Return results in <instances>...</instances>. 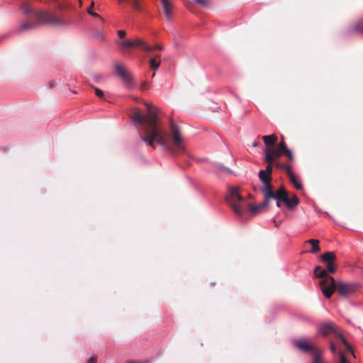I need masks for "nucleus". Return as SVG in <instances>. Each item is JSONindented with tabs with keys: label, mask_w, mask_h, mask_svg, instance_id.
Instances as JSON below:
<instances>
[{
	"label": "nucleus",
	"mask_w": 363,
	"mask_h": 363,
	"mask_svg": "<svg viewBox=\"0 0 363 363\" xmlns=\"http://www.w3.org/2000/svg\"><path fill=\"white\" fill-rule=\"evenodd\" d=\"M146 106L147 112L145 114L135 111L132 115L134 125L137 127L141 125L142 130L145 133V136H143L140 130H138L139 138L153 148L155 147L154 143L157 142L167 151L173 152V147L167 140L164 133L160 126L157 117L158 108L147 104H146Z\"/></svg>",
	"instance_id": "f257e3e1"
},
{
	"label": "nucleus",
	"mask_w": 363,
	"mask_h": 363,
	"mask_svg": "<svg viewBox=\"0 0 363 363\" xmlns=\"http://www.w3.org/2000/svg\"><path fill=\"white\" fill-rule=\"evenodd\" d=\"M320 286L323 295L327 298H330L336 289L340 296L345 298L354 295L358 289V284L356 283L339 281L336 284L333 277L322 280L320 282Z\"/></svg>",
	"instance_id": "f03ea898"
},
{
	"label": "nucleus",
	"mask_w": 363,
	"mask_h": 363,
	"mask_svg": "<svg viewBox=\"0 0 363 363\" xmlns=\"http://www.w3.org/2000/svg\"><path fill=\"white\" fill-rule=\"evenodd\" d=\"M23 12L26 14H32L39 21L40 23L47 24L54 26H62L67 24L63 19L52 15L48 11H35L27 2H23L21 6Z\"/></svg>",
	"instance_id": "7ed1b4c3"
},
{
	"label": "nucleus",
	"mask_w": 363,
	"mask_h": 363,
	"mask_svg": "<svg viewBox=\"0 0 363 363\" xmlns=\"http://www.w3.org/2000/svg\"><path fill=\"white\" fill-rule=\"evenodd\" d=\"M225 199L235 213L240 216L243 215L247 205L244 198L239 193L238 187H230Z\"/></svg>",
	"instance_id": "20e7f679"
},
{
	"label": "nucleus",
	"mask_w": 363,
	"mask_h": 363,
	"mask_svg": "<svg viewBox=\"0 0 363 363\" xmlns=\"http://www.w3.org/2000/svg\"><path fill=\"white\" fill-rule=\"evenodd\" d=\"M318 333L319 335L325 337L330 334H336L337 337L340 340L341 342L345 346L347 351L352 352V347L347 342L345 338L340 333L337 332L334 326L329 323H324L318 327Z\"/></svg>",
	"instance_id": "39448f33"
},
{
	"label": "nucleus",
	"mask_w": 363,
	"mask_h": 363,
	"mask_svg": "<svg viewBox=\"0 0 363 363\" xmlns=\"http://www.w3.org/2000/svg\"><path fill=\"white\" fill-rule=\"evenodd\" d=\"M294 345L304 352H311L314 355L315 353H323V351L309 344L306 340L300 339L294 342Z\"/></svg>",
	"instance_id": "423d86ee"
},
{
	"label": "nucleus",
	"mask_w": 363,
	"mask_h": 363,
	"mask_svg": "<svg viewBox=\"0 0 363 363\" xmlns=\"http://www.w3.org/2000/svg\"><path fill=\"white\" fill-rule=\"evenodd\" d=\"M121 47L123 48H141L146 51L150 52L152 50V48L147 45L143 40L141 39H135L133 40H125L124 42H118L117 43Z\"/></svg>",
	"instance_id": "0eeeda50"
},
{
	"label": "nucleus",
	"mask_w": 363,
	"mask_h": 363,
	"mask_svg": "<svg viewBox=\"0 0 363 363\" xmlns=\"http://www.w3.org/2000/svg\"><path fill=\"white\" fill-rule=\"evenodd\" d=\"M170 129L173 145L176 149L179 150H183V139L180 135L178 127L176 125L172 123Z\"/></svg>",
	"instance_id": "6e6552de"
},
{
	"label": "nucleus",
	"mask_w": 363,
	"mask_h": 363,
	"mask_svg": "<svg viewBox=\"0 0 363 363\" xmlns=\"http://www.w3.org/2000/svg\"><path fill=\"white\" fill-rule=\"evenodd\" d=\"M271 181L264 182V185L260 187V191L264 195V205H269V199L274 197L272 186L271 185Z\"/></svg>",
	"instance_id": "1a4fd4ad"
},
{
	"label": "nucleus",
	"mask_w": 363,
	"mask_h": 363,
	"mask_svg": "<svg viewBox=\"0 0 363 363\" xmlns=\"http://www.w3.org/2000/svg\"><path fill=\"white\" fill-rule=\"evenodd\" d=\"M116 70L118 74L123 81L126 87L130 89L132 87L133 84L130 75L123 69V67L120 64L116 65Z\"/></svg>",
	"instance_id": "9d476101"
},
{
	"label": "nucleus",
	"mask_w": 363,
	"mask_h": 363,
	"mask_svg": "<svg viewBox=\"0 0 363 363\" xmlns=\"http://www.w3.org/2000/svg\"><path fill=\"white\" fill-rule=\"evenodd\" d=\"M162 5L165 17L169 21L172 14V5L168 0H162Z\"/></svg>",
	"instance_id": "9b49d317"
},
{
	"label": "nucleus",
	"mask_w": 363,
	"mask_h": 363,
	"mask_svg": "<svg viewBox=\"0 0 363 363\" xmlns=\"http://www.w3.org/2000/svg\"><path fill=\"white\" fill-rule=\"evenodd\" d=\"M289 209H294L298 203L299 200L296 196H293L291 199L287 196L284 201Z\"/></svg>",
	"instance_id": "f8f14e48"
},
{
	"label": "nucleus",
	"mask_w": 363,
	"mask_h": 363,
	"mask_svg": "<svg viewBox=\"0 0 363 363\" xmlns=\"http://www.w3.org/2000/svg\"><path fill=\"white\" fill-rule=\"evenodd\" d=\"M274 195L275 196L272 197L273 199H275L277 201H281L282 202H284L285 198L288 196V194L283 186H281L276 192H274Z\"/></svg>",
	"instance_id": "ddd939ff"
},
{
	"label": "nucleus",
	"mask_w": 363,
	"mask_h": 363,
	"mask_svg": "<svg viewBox=\"0 0 363 363\" xmlns=\"http://www.w3.org/2000/svg\"><path fill=\"white\" fill-rule=\"evenodd\" d=\"M306 243L311 245V249L309 250L311 253H316L320 250L319 240L315 239L308 240Z\"/></svg>",
	"instance_id": "4468645a"
},
{
	"label": "nucleus",
	"mask_w": 363,
	"mask_h": 363,
	"mask_svg": "<svg viewBox=\"0 0 363 363\" xmlns=\"http://www.w3.org/2000/svg\"><path fill=\"white\" fill-rule=\"evenodd\" d=\"M336 258L333 252H327L321 255V259L323 262L328 263L333 262Z\"/></svg>",
	"instance_id": "2eb2a0df"
},
{
	"label": "nucleus",
	"mask_w": 363,
	"mask_h": 363,
	"mask_svg": "<svg viewBox=\"0 0 363 363\" xmlns=\"http://www.w3.org/2000/svg\"><path fill=\"white\" fill-rule=\"evenodd\" d=\"M268 205H264V201L259 205H250L249 210L251 213L257 214L260 212L263 208H267Z\"/></svg>",
	"instance_id": "dca6fc26"
},
{
	"label": "nucleus",
	"mask_w": 363,
	"mask_h": 363,
	"mask_svg": "<svg viewBox=\"0 0 363 363\" xmlns=\"http://www.w3.org/2000/svg\"><path fill=\"white\" fill-rule=\"evenodd\" d=\"M287 174H288L289 177L290 178L291 182L293 183L294 186L297 189H301L302 185L298 181V179H297L296 176L293 173L292 169Z\"/></svg>",
	"instance_id": "f3484780"
},
{
	"label": "nucleus",
	"mask_w": 363,
	"mask_h": 363,
	"mask_svg": "<svg viewBox=\"0 0 363 363\" xmlns=\"http://www.w3.org/2000/svg\"><path fill=\"white\" fill-rule=\"evenodd\" d=\"M314 274L317 277L324 278L323 280L327 279L329 276L325 269H322L320 266H317L314 269Z\"/></svg>",
	"instance_id": "a211bd4d"
},
{
	"label": "nucleus",
	"mask_w": 363,
	"mask_h": 363,
	"mask_svg": "<svg viewBox=\"0 0 363 363\" xmlns=\"http://www.w3.org/2000/svg\"><path fill=\"white\" fill-rule=\"evenodd\" d=\"M263 140L267 146L272 145L277 140V137L274 135H264Z\"/></svg>",
	"instance_id": "6ab92c4d"
},
{
	"label": "nucleus",
	"mask_w": 363,
	"mask_h": 363,
	"mask_svg": "<svg viewBox=\"0 0 363 363\" xmlns=\"http://www.w3.org/2000/svg\"><path fill=\"white\" fill-rule=\"evenodd\" d=\"M265 153V160L267 162L271 164L274 162V160L276 159L271 153V150L267 147L264 150Z\"/></svg>",
	"instance_id": "aec40b11"
},
{
	"label": "nucleus",
	"mask_w": 363,
	"mask_h": 363,
	"mask_svg": "<svg viewBox=\"0 0 363 363\" xmlns=\"http://www.w3.org/2000/svg\"><path fill=\"white\" fill-rule=\"evenodd\" d=\"M157 55L150 59V67L152 69L156 70L160 65V62L156 60Z\"/></svg>",
	"instance_id": "412c9836"
},
{
	"label": "nucleus",
	"mask_w": 363,
	"mask_h": 363,
	"mask_svg": "<svg viewBox=\"0 0 363 363\" xmlns=\"http://www.w3.org/2000/svg\"><path fill=\"white\" fill-rule=\"evenodd\" d=\"M259 177L260 180L264 183L268 181H271L269 175L264 170H260L259 172Z\"/></svg>",
	"instance_id": "4be33fe9"
},
{
	"label": "nucleus",
	"mask_w": 363,
	"mask_h": 363,
	"mask_svg": "<svg viewBox=\"0 0 363 363\" xmlns=\"http://www.w3.org/2000/svg\"><path fill=\"white\" fill-rule=\"evenodd\" d=\"M322 353H315L313 355L311 363H327L321 357Z\"/></svg>",
	"instance_id": "5701e85b"
},
{
	"label": "nucleus",
	"mask_w": 363,
	"mask_h": 363,
	"mask_svg": "<svg viewBox=\"0 0 363 363\" xmlns=\"http://www.w3.org/2000/svg\"><path fill=\"white\" fill-rule=\"evenodd\" d=\"M274 165L279 169H283L288 174L291 170V167L289 164H285L280 162H274Z\"/></svg>",
	"instance_id": "b1692460"
},
{
	"label": "nucleus",
	"mask_w": 363,
	"mask_h": 363,
	"mask_svg": "<svg viewBox=\"0 0 363 363\" xmlns=\"http://www.w3.org/2000/svg\"><path fill=\"white\" fill-rule=\"evenodd\" d=\"M120 3L126 2L130 4L135 9H139L138 0H118Z\"/></svg>",
	"instance_id": "393cba45"
},
{
	"label": "nucleus",
	"mask_w": 363,
	"mask_h": 363,
	"mask_svg": "<svg viewBox=\"0 0 363 363\" xmlns=\"http://www.w3.org/2000/svg\"><path fill=\"white\" fill-rule=\"evenodd\" d=\"M36 26H37V25L35 23H25L21 26V30H25L32 29V28H35Z\"/></svg>",
	"instance_id": "a878e982"
},
{
	"label": "nucleus",
	"mask_w": 363,
	"mask_h": 363,
	"mask_svg": "<svg viewBox=\"0 0 363 363\" xmlns=\"http://www.w3.org/2000/svg\"><path fill=\"white\" fill-rule=\"evenodd\" d=\"M271 153L275 158H279L284 153V152L277 147L271 150Z\"/></svg>",
	"instance_id": "bb28decb"
},
{
	"label": "nucleus",
	"mask_w": 363,
	"mask_h": 363,
	"mask_svg": "<svg viewBox=\"0 0 363 363\" xmlns=\"http://www.w3.org/2000/svg\"><path fill=\"white\" fill-rule=\"evenodd\" d=\"M94 5V2L92 1L91 4V6L87 9V12L89 13V14H90L93 17H98L99 16L98 14L96 13L93 12V10H91Z\"/></svg>",
	"instance_id": "cd10ccee"
},
{
	"label": "nucleus",
	"mask_w": 363,
	"mask_h": 363,
	"mask_svg": "<svg viewBox=\"0 0 363 363\" xmlns=\"http://www.w3.org/2000/svg\"><path fill=\"white\" fill-rule=\"evenodd\" d=\"M352 30L363 35V29L360 28V25L359 23L354 25Z\"/></svg>",
	"instance_id": "c85d7f7f"
},
{
	"label": "nucleus",
	"mask_w": 363,
	"mask_h": 363,
	"mask_svg": "<svg viewBox=\"0 0 363 363\" xmlns=\"http://www.w3.org/2000/svg\"><path fill=\"white\" fill-rule=\"evenodd\" d=\"M327 269L330 273H334L335 272V267L333 262L327 264Z\"/></svg>",
	"instance_id": "c756f323"
},
{
	"label": "nucleus",
	"mask_w": 363,
	"mask_h": 363,
	"mask_svg": "<svg viewBox=\"0 0 363 363\" xmlns=\"http://www.w3.org/2000/svg\"><path fill=\"white\" fill-rule=\"evenodd\" d=\"M277 148L281 150L282 151H284V152L286 151V150H289L288 148H286V144L284 143V140H281L279 144L277 146Z\"/></svg>",
	"instance_id": "7c9ffc66"
},
{
	"label": "nucleus",
	"mask_w": 363,
	"mask_h": 363,
	"mask_svg": "<svg viewBox=\"0 0 363 363\" xmlns=\"http://www.w3.org/2000/svg\"><path fill=\"white\" fill-rule=\"evenodd\" d=\"M340 363H349L348 359L342 352H340Z\"/></svg>",
	"instance_id": "2f4dec72"
},
{
	"label": "nucleus",
	"mask_w": 363,
	"mask_h": 363,
	"mask_svg": "<svg viewBox=\"0 0 363 363\" xmlns=\"http://www.w3.org/2000/svg\"><path fill=\"white\" fill-rule=\"evenodd\" d=\"M197 4L203 6H206L208 4V0H194Z\"/></svg>",
	"instance_id": "473e14b6"
},
{
	"label": "nucleus",
	"mask_w": 363,
	"mask_h": 363,
	"mask_svg": "<svg viewBox=\"0 0 363 363\" xmlns=\"http://www.w3.org/2000/svg\"><path fill=\"white\" fill-rule=\"evenodd\" d=\"M286 154L289 160L290 161H293L294 160V156H293V154L291 152V151L290 150H286V151L284 152Z\"/></svg>",
	"instance_id": "72a5a7b5"
},
{
	"label": "nucleus",
	"mask_w": 363,
	"mask_h": 363,
	"mask_svg": "<svg viewBox=\"0 0 363 363\" xmlns=\"http://www.w3.org/2000/svg\"><path fill=\"white\" fill-rule=\"evenodd\" d=\"M95 94L97 96L101 98L104 96V92L99 89L96 88L95 89Z\"/></svg>",
	"instance_id": "f704fd0d"
},
{
	"label": "nucleus",
	"mask_w": 363,
	"mask_h": 363,
	"mask_svg": "<svg viewBox=\"0 0 363 363\" xmlns=\"http://www.w3.org/2000/svg\"><path fill=\"white\" fill-rule=\"evenodd\" d=\"M86 363H96V359L93 356H90L87 358Z\"/></svg>",
	"instance_id": "c9c22d12"
},
{
	"label": "nucleus",
	"mask_w": 363,
	"mask_h": 363,
	"mask_svg": "<svg viewBox=\"0 0 363 363\" xmlns=\"http://www.w3.org/2000/svg\"><path fill=\"white\" fill-rule=\"evenodd\" d=\"M118 37L121 38H123L125 36V31L123 30H120L118 31Z\"/></svg>",
	"instance_id": "e433bc0d"
},
{
	"label": "nucleus",
	"mask_w": 363,
	"mask_h": 363,
	"mask_svg": "<svg viewBox=\"0 0 363 363\" xmlns=\"http://www.w3.org/2000/svg\"><path fill=\"white\" fill-rule=\"evenodd\" d=\"M125 363H149V361H136V360H128L125 361Z\"/></svg>",
	"instance_id": "4c0bfd02"
},
{
	"label": "nucleus",
	"mask_w": 363,
	"mask_h": 363,
	"mask_svg": "<svg viewBox=\"0 0 363 363\" xmlns=\"http://www.w3.org/2000/svg\"><path fill=\"white\" fill-rule=\"evenodd\" d=\"M219 169H220L221 170L225 171V172H229V173H230V172H231V171L230 170V169H229V168L225 167H224V166H223V165H220V166H219Z\"/></svg>",
	"instance_id": "58836bf2"
},
{
	"label": "nucleus",
	"mask_w": 363,
	"mask_h": 363,
	"mask_svg": "<svg viewBox=\"0 0 363 363\" xmlns=\"http://www.w3.org/2000/svg\"><path fill=\"white\" fill-rule=\"evenodd\" d=\"M265 171L269 175H270L272 171V167L270 165H267Z\"/></svg>",
	"instance_id": "ea45409f"
},
{
	"label": "nucleus",
	"mask_w": 363,
	"mask_h": 363,
	"mask_svg": "<svg viewBox=\"0 0 363 363\" xmlns=\"http://www.w3.org/2000/svg\"><path fill=\"white\" fill-rule=\"evenodd\" d=\"M330 350L333 353H335L336 351L335 346L333 342H330Z\"/></svg>",
	"instance_id": "a19ab883"
},
{
	"label": "nucleus",
	"mask_w": 363,
	"mask_h": 363,
	"mask_svg": "<svg viewBox=\"0 0 363 363\" xmlns=\"http://www.w3.org/2000/svg\"><path fill=\"white\" fill-rule=\"evenodd\" d=\"M151 47L152 48V50L151 51H152L154 50H162V49L160 45H155V46H151Z\"/></svg>",
	"instance_id": "79ce46f5"
},
{
	"label": "nucleus",
	"mask_w": 363,
	"mask_h": 363,
	"mask_svg": "<svg viewBox=\"0 0 363 363\" xmlns=\"http://www.w3.org/2000/svg\"><path fill=\"white\" fill-rule=\"evenodd\" d=\"M258 145H259L258 142H254V143H252V146H253V147H257Z\"/></svg>",
	"instance_id": "37998d69"
},
{
	"label": "nucleus",
	"mask_w": 363,
	"mask_h": 363,
	"mask_svg": "<svg viewBox=\"0 0 363 363\" xmlns=\"http://www.w3.org/2000/svg\"><path fill=\"white\" fill-rule=\"evenodd\" d=\"M280 201H277V207H280V206H281Z\"/></svg>",
	"instance_id": "c03bdc74"
}]
</instances>
